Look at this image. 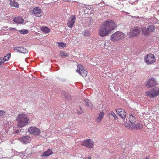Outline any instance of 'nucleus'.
Masks as SVG:
<instances>
[{
    "instance_id": "f257e3e1",
    "label": "nucleus",
    "mask_w": 159,
    "mask_h": 159,
    "mask_svg": "<svg viewBox=\"0 0 159 159\" xmlns=\"http://www.w3.org/2000/svg\"><path fill=\"white\" fill-rule=\"evenodd\" d=\"M116 23L113 20L108 19L101 24L98 29V35L102 37H106L111 34L117 27Z\"/></svg>"
},
{
    "instance_id": "f03ea898",
    "label": "nucleus",
    "mask_w": 159,
    "mask_h": 159,
    "mask_svg": "<svg viewBox=\"0 0 159 159\" xmlns=\"http://www.w3.org/2000/svg\"><path fill=\"white\" fill-rule=\"evenodd\" d=\"M17 126L18 127L23 128L28 125L30 123L29 116L25 113H20L17 116L16 118Z\"/></svg>"
},
{
    "instance_id": "7ed1b4c3",
    "label": "nucleus",
    "mask_w": 159,
    "mask_h": 159,
    "mask_svg": "<svg viewBox=\"0 0 159 159\" xmlns=\"http://www.w3.org/2000/svg\"><path fill=\"white\" fill-rule=\"evenodd\" d=\"M141 29L143 35L149 36L151 35L152 33L155 31L156 27L153 25H150L148 27H143Z\"/></svg>"
},
{
    "instance_id": "20e7f679",
    "label": "nucleus",
    "mask_w": 159,
    "mask_h": 159,
    "mask_svg": "<svg viewBox=\"0 0 159 159\" xmlns=\"http://www.w3.org/2000/svg\"><path fill=\"white\" fill-rule=\"evenodd\" d=\"M125 36V34L123 32L117 31L111 35V40L114 42H116L124 39Z\"/></svg>"
},
{
    "instance_id": "39448f33",
    "label": "nucleus",
    "mask_w": 159,
    "mask_h": 159,
    "mask_svg": "<svg viewBox=\"0 0 159 159\" xmlns=\"http://www.w3.org/2000/svg\"><path fill=\"white\" fill-rule=\"evenodd\" d=\"M141 29L138 26L131 28L128 33V35L130 38L137 37L140 34Z\"/></svg>"
},
{
    "instance_id": "423d86ee",
    "label": "nucleus",
    "mask_w": 159,
    "mask_h": 159,
    "mask_svg": "<svg viewBox=\"0 0 159 159\" xmlns=\"http://www.w3.org/2000/svg\"><path fill=\"white\" fill-rule=\"evenodd\" d=\"M146 95L150 98L156 97L159 95V88L155 87L146 92Z\"/></svg>"
},
{
    "instance_id": "0eeeda50",
    "label": "nucleus",
    "mask_w": 159,
    "mask_h": 159,
    "mask_svg": "<svg viewBox=\"0 0 159 159\" xmlns=\"http://www.w3.org/2000/svg\"><path fill=\"white\" fill-rule=\"evenodd\" d=\"M144 62L147 65H151L156 61L155 56L152 53H150L145 56L144 59Z\"/></svg>"
},
{
    "instance_id": "6e6552de",
    "label": "nucleus",
    "mask_w": 159,
    "mask_h": 159,
    "mask_svg": "<svg viewBox=\"0 0 159 159\" xmlns=\"http://www.w3.org/2000/svg\"><path fill=\"white\" fill-rule=\"evenodd\" d=\"M94 143L93 140L89 139L83 141L81 145L86 148H92L94 145Z\"/></svg>"
},
{
    "instance_id": "1a4fd4ad",
    "label": "nucleus",
    "mask_w": 159,
    "mask_h": 159,
    "mask_svg": "<svg viewBox=\"0 0 159 159\" xmlns=\"http://www.w3.org/2000/svg\"><path fill=\"white\" fill-rule=\"evenodd\" d=\"M77 72L83 77H85L87 75V71L85 70L83 66L79 64L77 66Z\"/></svg>"
},
{
    "instance_id": "9d476101",
    "label": "nucleus",
    "mask_w": 159,
    "mask_h": 159,
    "mask_svg": "<svg viewBox=\"0 0 159 159\" xmlns=\"http://www.w3.org/2000/svg\"><path fill=\"white\" fill-rule=\"evenodd\" d=\"M28 131L32 134L35 135H39L40 133V130L39 128L33 126L28 129Z\"/></svg>"
},
{
    "instance_id": "9b49d317",
    "label": "nucleus",
    "mask_w": 159,
    "mask_h": 159,
    "mask_svg": "<svg viewBox=\"0 0 159 159\" xmlns=\"http://www.w3.org/2000/svg\"><path fill=\"white\" fill-rule=\"evenodd\" d=\"M32 13L35 15L36 16L40 17L42 16L43 12L40 8L35 7L32 10Z\"/></svg>"
},
{
    "instance_id": "f8f14e48",
    "label": "nucleus",
    "mask_w": 159,
    "mask_h": 159,
    "mask_svg": "<svg viewBox=\"0 0 159 159\" xmlns=\"http://www.w3.org/2000/svg\"><path fill=\"white\" fill-rule=\"evenodd\" d=\"M116 111L122 119H125L126 114L125 110L120 108H118L116 110Z\"/></svg>"
},
{
    "instance_id": "ddd939ff",
    "label": "nucleus",
    "mask_w": 159,
    "mask_h": 159,
    "mask_svg": "<svg viewBox=\"0 0 159 159\" xmlns=\"http://www.w3.org/2000/svg\"><path fill=\"white\" fill-rule=\"evenodd\" d=\"M75 16L74 15L71 16L68 21L67 25L68 27L72 28L75 22Z\"/></svg>"
},
{
    "instance_id": "4468645a",
    "label": "nucleus",
    "mask_w": 159,
    "mask_h": 159,
    "mask_svg": "<svg viewBox=\"0 0 159 159\" xmlns=\"http://www.w3.org/2000/svg\"><path fill=\"white\" fill-rule=\"evenodd\" d=\"M31 139H32L31 137L28 136H24L19 139V140L20 141L25 144H27L29 143Z\"/></svg>"
},
{
    "instance_id": "2eb2a0df",
    "label": "nucleus",
    "mask_w": 159,
    "mask_h": 159,
    "mask_svg": "<svg viewBox=\"0 0 159 159\" xmlns=\"http://www.w3.org/2000/svg\"><path fill=\"white\" fill-rule=\"evenodd\" d=\"M13 49L16 52L23 53H26L28 52L27 50L25 48L22 47H15L13 48Z\"/></svg>"
},
{
    "instance_id": "dca6fc26",
    "label": "nucleus",
    "mask_w": 159,
    "mask_h": 159,
    "mask_svg": "<svg viewBox=\"0 0 159 159\" xmlns=\"http://www.w3.org/2000/svg\"><path fill=\"white\" fill-rule=\"evenodd\" d=\"M157 84L155 79L151 78L148 80L146 84V86L148 88L154 86Z\"/></svg>"
},
{
    "instance_id": "f3484780",
    "label": "nucleus",
    "mask_w": 159,
    "mask_h": 159,
    "mask_svg": "<svg viewBox=\"0 0 159 159\" xmlns=\"http://www.w3.org/2000/svg\"><path fill=\"white\" fill-rule=\"evenodd\" d=\"M104 115V112H100L98 114V116L96 118V121L98 123H100L103 119Z\"/></svg>"
},
{
    "instance_id": "a211bd4d",
    "label": "nucleus",
    "mask_w": 159,
    "mask_h": 159,
    "mask_svg": "<svg viewBox=\"0 0 159 159\" xmlns=\"http://www.w3.org/2000/svg\"><path fill=\"white\" fill-rule=\"evenodd\" d=\"M13 20L14 22L18 24H22L24 21V20L21 16H17L14 18Z\"/></svg>"
},
{
    "instance_id": "6ab92c4d",
    "label": "nucleus",
    "mask_w": 159,
    "mask_h": 159,
    "mask_svg": "<svg viewBox=\"0 0 159 159\" xmlns=\"http://www.w3.org/2000/svg\"><path fill=\"white\" fill-rule=\"evenodd\" d=\"M9 4L11 7L18 8L19 7V4L15 0H9Z\"/></svg>"
},
{
    "instance_id": "aec40b11",
    "label": "nucleus",
    "mask_w": 159,
    "mask_h": 159,
    "mask_svg": "<svg viewBox=\"0 0 159 159\" xmlns=\"http://www.w3.org/2000/svg\"><path fill=\"white\" fill-rule=\"evenodd\" d=\"M53 153V152L52 149H49L47 151L44 152L42 156L44 157H48L52 155Z\"/></svg>"
},
{
    "instance_id": "412c9836",
    "label": "nucleus",
    "mask_w": 159,
    "mask_h": 159,
    "mask_svg": "<svg viewBox=\"0 0 159 159\" xmlns=\"http://www.w3.org/2000/svg\"><path fill=\"white\" fill-rule=\"evenodd\" d=\"M143 125L142 124L140 123H138L135 125H134L131 129H140L142 128Z\"/></svg>"
},
{
    "instance_id": "4be33fe9",
    "label": "nucleus",
    "mask_w": 159,
    "mask_h": 159,
    "mask_svg": "<svg viewBox=\"0 0 159 159\" xmlns=\"http://www.w3.org/2000/svg\"><path fill=\"white\" fill-rule=\"evenodd\" d=\"M41 30L45 33H47L50 32V29L47 26H42L40 28Z\"/></svg>"
},
{
    "instance_id": "5701e85b",
    "label": "nucleus",
    "mask_w": 159,
    "mask_h": 159,
    "mask_svg": "<svg viewBox=\"0 0 159 159\" xmlns=\"http://www.w3.org/2000/svg\"><path fill=\"white\" fill-rule=\"evenodd\" d=\"M129 119L130 122L133 124H134L136 121L135 117L132 115L129 116Z\"/></svg>"
},
{
    "instance_id": "b1692460",
    "label": "nucleus",
    "mask_w": 159,
    "mask_h": 159,
    "mask_svg": "<svg viewBox=\"0 0 159 159\" xmlns=\"http://www.w3.org/2000/svg\"><path fill=\"white\" fill-rule=\"evenodd\" d=\"M62 95V96H63L66 99L70 100V96L66 92H63Z\"/></svg>"
},
{
    "instance_id": "393cba45",
    "label": "nucleus",
    "mask_w": 159,
    "mask_h": 159,
    "mask_svg": "<svg viewBox=\"0 0 159 159\" xmlns=\"http://www.w3.org/2000/svg\"><path fill=\"white\" fill-rule=\"evenodd\" d=\"M108 115L109 116L111 115L114 118V119L115 120H117L118 119L117 116H116L115 113L112 111H110L108 113Z\"/></svg>"
},
{
    "instance_id": "a878e982",
    "label": "nucleus",
    "mask_w": 159,
    "mask_h": 159,
    "mask_svg": "<svg viewBox=\"0 0 159 159\" xmlns=\"http://www.w3.org/2000/svg\"><path fill=\"white\" fill-rule=\"evenodd\" d=\"M60 54L62 57H68L69 54L68 53H66L63 51H61L60 53Z\"/></svg>"
},
{
    "instance_id": "bb28decb",
    "label": "nucleus",
    "mask_w": 159,
    "mask_h": 159,
    "mask_svg": "<svg viewBox=\"0 0 159 159\" xmlns=\"http://www.w3.org/2000/svg\"><path fill=\"white\" fill-rule=\"evenodd\" d=\"M57 43L59 47L64 48L66 46V44L62 42H58Z\"/></svg>"
},
{
    "instance_id": "cd10ccee",
    "label": "nucleus",
    "mask_w": 159,
    "mask_h": 159,
    "mask_svg": "<svg viewBox=\"0 0 159 159\" xmlns=\"http://www.w3.org/2000/svg\"><path fill=\"white\" fill-rule=\"evenodd\" d=\"M11 57V54L10 53H8L6 56H5L3 58L4 61H8Z\"/></svg>"
},
{
    "instance_id": "c85d7f7f",
    "label": "nucleus",
    "mask_w": 159,
    "mask_h": 159,
    "mask_svg": "<svg viewBox=\"0 0 159 159\" xmlns=\"http://www.w3.org/2000/svg\"><path fill=\"white\" fill-rule=\"evenodd\" d=\"M86 104V105L89 107L91 108L92 105L90 103L89 100L88 99H85L84 101Z\"/></svg>"
},
{
    "instance_id": "c756f323",
    "label": "nucleus",
    "mask_w": 159,
    "mask_h": 159,
    "mask_svg": "<svg viewBox=\"0 0 159 159\" xmlns=\"http://www.w3.org/2000/svg\"><path fill=\"white\" fill-rule=\"evenodd\" d=\"M19 31L22 34H27L28 33V31L27 30L24 29L19 30Z\"/></svg>"
},
{
    "instance_id": "7c9ffc66",
    "label": "nucleus",
    "mask_w": 159,
    "mask_h": 159,
    "mask_svg": "<svg viewBox=\"0 0 159 159\" xmlns=\"http://www.w3.org/2000/svg\"><path fill=\"white\" fill-rule=\"evenodd\" d=\"M5 62L4 60L2 57L0 58V65L1 66L2 64Z\"/></svg>"
},
{
    "instance_id": "2f4dec72",
    "label": "nucleus",
    "mask_w": 159,
    "mask_h": 159,
    "mask_svg": "<svg viewBox=\"0 0 159 159\" xmlns=\"http://www.w3.org/2000/svg\"><path fill=\"white\" fill-rule=\"evenodd\" d=\"M5 115V112L3 111H0V116H2Z\"/></svg>"
},
{
    "instance_id": "473e14b6",
    "label": "nucleus",
    "mask_w": 159,
    "mask_h": 159,
    "mask_svg": "<svg viewBox=\"0 0 159 159\" xmlns=\"http://www.w3.org/2000/svg\"><path fill=\"white\" fill-rule=\"evenodd\" d=\"M79 108H80V110L78 111V113L79 114H80L82 113V112H83V111L81 107H79Z\"/></svg>"
},
{
    "instance_id": "72a5a7b5",
    "label": "nucleus",
    "mask_w": 159,
    "mask_h": 159,
    "mask_svg": "<svg viewBox=\"0 0 159 159\" xmlns=\"http://www.w3.org/2000/svg\"><path fill=\"white\" fill-rule=\"evenodd\" d=\"M22 130H24V129H22L20 130V134H21V135H24V134L25 133V132H24L23 131H22V132H21L22 131Z\"/></svg>"
},
{
    "instance_id": "f704fd0d",
    "label": "nucleus",
    "mask_w": 159,
    "mask_h": 159,
    "mask_svg": "<svg viewBox=\"0 0 159 159\" xmlns=\"http://www.w3.org/2000/svg\"><path fill=\"white\" fill-rule=\"evenodd\" d=\"M10 30H16V28H9Z\"/></svg>"
},
{
    "instance_id": "c9c22d12",
    "label": "nucleus",
    "mask_w": 159,
    "mask_h": 159,
    "mask_svg": "<svg viewBox=\"0 0 159 159\" xmlns=\"http://www.w3.org/2000/svg\"><path fill=\"white\" fill-rule=\"evenodd\" d=\"M145 159H150V158L149 156H147L145 158Z\"/></svg>"
},
{
    "instance_id": "e433bc0d",
    "label": "nucleus",
    "mask_w": 159,
    "mask_h": 159,
    "mask_svg": "<svg viewBox=\"0 0 159 159\" xmlns=\"http://www.w3.org/2000/svg\"><path fill=\"white\" fill-rule=\"evenodd\" d=\"M125 127H126V128H128L129 127V126L128 125H126V124H125Z\"/></svg>"
},
{
    "instance_id": "4c0bfd02",
    "label": "nucleus",
    "mask_w": 159,
    "mask_h": 159,
    "mask_svg": "<svg viewBox=\"0 0 159 159\" xmlns=\"http://www.w3.org/2000/svg\"><path fill=\"white\" fill-rule=\"evenodd\" d=\"M19 132V131L18 130H16V133H18Z\"/></svg>"
},
{
    "instance_id": "58836bf2",
    "label": "nucleus",
    "mask_w": 159,
    "mask_h": 159,
    "mask_svg": "<svg viewBox=\"0 0 159 159\" xmlns=\"http://www.w3.org/2000/svg\"><path fill=\"white\" fill-rule=\"evenodd\" d=\"M136 0L138 1L139 0Z\"/></svg>"
}]
</instances>
